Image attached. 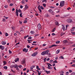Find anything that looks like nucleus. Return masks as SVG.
Instances as JSON below:
<instances>
[{"mask_svg": "<svg viewBox=\"0 0 75 75\" xmlns=\"http://www.w3.org/2000/svg\"><path fill=\"white\" fill-rule=\"evenodd\" d=\"M53 63H58V62L57 61V60H55L54 62Z\"/></svg>", "mask_w": 75, "mask_h": 75, "instance_id": "obj_38", "label": "nucleus"}, {"mask_svg": "<svg viewBox=\"0 0 75 75\" xmlns=\"http://www.w3.org/2000/svg\"><path fill=\"white\" fill-rule=\"evenodd\" d=\"M30 33L32 34H34V32L33 31H31Z\"/></svg>", "mask_w": 75, "mask_h": 75, "instance_id": "obj_41", "label": "nucleus"}, {"mask_svg": "<svg viewBox=\"0 0 75 75\" xmlns=\"http://www.w3.org/2000/svg\"><path fill=\"white\" fill-rule=\"evenodd\" d=\"M38 28L39 30H41L42 29V27H41V25L40 23H39L38 25Z\"/></svg>", "mask_w": 75, "mask_h": 75, "instance_id": "obj_3", "label": "nucleus"}, {"mask_svg": "<svg viewBox=\"0 0 75 75\" xmlns=\"http://www.w3.org/2000/svg\"><path fill=\"white\" fill-rule=\"evenodd\" d=\"M71 75H75V73L73 72L71 73Z\"/></svg>", "mask_w": 75, "mask_h": 75, "instance_id": "obj_47", "label": "nucleus"}, {"mask_svg": "<svg viewBox=\"0 0 75 75\" xmlns=\"http://www.w3.org/2000/svg\"><path fill=\"white\" fill-rule=\"evenodd\" d=\"M27 23V20H25L24 22L23 23Z\"/></svg>", "mask_w": 75, "mask_h": 75, "instance_id": "obj_36", "label": "nucleus"}, {"mask_svg": "<svg viewBox=\"0 0 75 75\" xmlns=\"http://www.w3.org/2000/svg\"><path fill=\"white\" fill-rule=\"evenodd\" d=\"M62 30H63L64 31H65V26H63L62 28Z\"/></svg>", "mask_w": 75, "mask_h": 75, "instance_id": "obj_18", "label": "nucleus"}, {"mask_svg": "<svg viewBox=\"0 0 75 75\" xmlns=\"http://www.w3.org/2000/svg\"><path fill=\"white\" fill-rule=\"evenodd\" d=\"M40 8H41V6H40V5H39L38 6V9H41Z\"/></svg>", "mask_w": 75, "mask_h": 75, "instance_id": "obj_32", "label": "nucleus"}, {"mask_svg": "<svg viewBox=\"0 0 75 75\" xmlns=\"http://www.w3.org/2000/svg\"><path fill=\"white\" fill-rule=\"evenodd\" d=\"M27 47L28 48H30V46L29 45H27Z\"/></svg>", "mask_w": 75, "mask_h": 75, "instance_id": "obj_61", "label": "nucleus"}, {"mask_svg": "<svg viewBox=\"0 0 75 75\" xmlns=\"http://www.w3.org/2000/svg\"><path fill=\"white\" fill-rule=\"evenodd\" d=\"M49 52V50H47L45 51H44L42 52L41 54V55H45V54H47V55H50V53H48Z\"/></svg>", "mask_w": 75, "mask_h": 75, "instance_id": "obj_1", "label": "nucleus"}, {"mask_svg": "<svg viewBox=\"0 0 75 75\" xmlns=\"http://www.w3.org/2000/svg\"><path fill=\"white\" fill-rule=\"evenodd\" d=\"M1 44H2V45H6V41H2Z\"/></svg>", "mask_w": 75, "mask_h": 75, "instance_id": "obj_6", "label": "nucleus"}, {"mask_svg": "<svg viewBox=\"0 0 75 75\" xmlns=\"http://www.w3.org/2000/svg\"><path fill=\"white\" fill-rule=\"evenodd\" d=\"M40 8H41L42 10H44V7H43L42 6L40 7Z\"/></svg>", "mask_w": 75, "mask_h": 75, "instance_id": "obj_44", "label": "nucleus"}, {"mask_svg": "<svg viewBox=\"0 0 75 75\" xmlns=\"http://www.w3.org/2000/svg\"><path fill=\"white\" fill-rule=\"evenodd\" d=\"M52 47H57V45H52Z\"/></svg>", "mask_w": 75, "mask_h": 75, "instance_id": "obj_27", "label": "nucleus"}, {"mask_svg": "<svg viewBox=\"0 0 75 75\" xmlns=\"http://www.w3.org/2000/svg\"><path fill=\"white\" fill-rule=\"evenodd\" d=\"M24 3H25V1H24V0L22 1L21 2V3L22 4H24Z\"/></svg>", "mask_w": 75, "mask_h": 75, "instance_id": "obj_26", "label": "nucleus"}, {"mask_svg": "<svg viewBox=\"0 0 75 75\" xmlns=\"http://www.w3.org/2000/svg\"><path fill=\"white\" fill-rule=\"evenodd\" d=\"M48 12H51V11H52V10L51 9H50L48 11Z\"/></svg>", "mask_w": 75, "mask_h": 75, "instance_id": "obj_43", "label": "nucleus"}, {"mask_svg": "<svg viewBox=\"0 0 75 75\" xmlns=\"http://www.w3.org/2000/svg\"><path fill=\"white\" fill-rule=\"evenodd\" d=\"M18 61H19V58H16L15 59V62H18Z\"/></svg>", "mask_w": 75, "mask_h": 75, "instance_id": "obj_11", "label": "nucleus"}, {"mask_svg": "<svg viewBox=\"0 0 75 75\" xmlns=\"http://www.w3.org/2000/svg\"><path fill=\"white\" fill-rule=\"evenodd\" d=\"M53 62V60H51L50 61V63H51L52 62Z\"/></svg>", "mask_w": 75, "mask_h": 75, "instance_id": "obj_55", "label": "nucleus"}, {"mask_svg": "<svg viewBox=\"0 0 75 75\" xmlns=\"http://www.w3.org/2000/svg\"><path fill=\"white\" fill-rule=\"evenodd\" d=\"M59 42H60V41H57L56 42V44H59Z\"/></svg>", "mask_w": 75, "mask_h": 75, "instance_id": "obj_29", "label": "nucleus"}, {"mask_svg": "<svg viewBox=\"0 0 75 75\" xmlns=\"http://www.w3.org/2000/svg\"><path fill=\"white\" fill-rule=\"evenodd\" d=\"M19 23H20V24H22V21H19Z\"/></svg>", "mask_w": 75, "mask_h": 75, "instance_id": "obj_62", "label": "nucleus"}, {"mask_svg": "<svg viewBox=\"0 0 75 75\" xmlns=\"http://www.w3.org/2000/svg\"><path fill=\"white\" fill-rule=\"evenodd\" d=\"M23 14L21 13H20V17H22L23 16H22V15Z\"/></svg>", "mask_w": 75, "mask_h": 75, "instance_id": "obj_34", "label": "nucleus"}, {"mask_svg": "<svg viewBox=\"0 0 75 75\" xmlns=\"http://www.w3.org/2000/svg\"><path fill=\"white\" fill-rule=\"evenodd\" d=\"M56 25H58L59 24L58 23V22H55Z\"/></svg>", "mask_w": 75, "mask_h": 75, "instance_id": "obj_33", "label": "nucleus"}, {"mask_svg": "<svg viewBox=\"0 0 75 75\" xmlns=\"http://www.w3.org/2000/svg\"><path fill=\"white\" fill-rule=\"evenodd\" d=\"M25 63V60H23V61H22L21 62V64H24Z\"/></svg>", "mask_w": 75, "mask_h": 75, "instance_id": "obj_17", "label": "nucleus"}, {"mask_svg": "<svg viewBox=\"0 0 75 75\" xmlns=\"http://www.w3.org/2000/svg\"><path fill=\"white\" fill-rule=\"evenodd\" d=\"M59 58H62V59H64V57L62 56H61L59 57Z\"/></svg>", "mask_w": 75, "mask_h": 75, "instance_id": "obj_51", "label": "nucleus"}, {"mask_svg": "<svg viewBox=\"0 0 75 75\" xmlns=\"http://www.w3.org/2000/svg\"><path fill=\"white\" fill-rule=\"evenodd\" d=\"M6 19L4 18H3V19L2 20V21H3L4 22H5L6 21Z\"/></svg>", "mask_w": 75, "mask_h": 75, "instance_id": "obj_48", "label": "nucleus"}, {"mask_svg": "<svg viewBox=\"0 0 75 75\" xmlns=\"http://www.w3.org/2000/svg\"><path fill=\"white\" fill-rule=\"evenodd\" d=\"M4 62V65H6V64H7V63H6V62L5 61H4L3 62Z\"/></svg>", "mask_w": 75, "mask_h": 75, "instance_id": "obj_22", "label": "nucleus"}, {"mask_svg": "<svg viewBox=\"0 0 75 75\" xmlns=\"http://www.w3.org/2000/svg\"><path fill=\"white\" fill-rule=\"evenodd\" d=\"M20 32H21V33H22V34H23V33L24 32V31H23V30H20Z\"/></svg>", "mask_w": 75, "mask_h": 75, "instance_id": "obj_39", "label": "nucleus"}, {"mask_svg": "<svg viewBox=\"0 0 75 75\" xmlns=\"http://www.w3.org/2000/svg\"><path fill=\"white\" fill-rule=\"evenodd\" d=\"M10 6H13V4H10Z\"/></svg>", "mask_w": 75, "mask_h": 75, "instance_id": "obj_63", "label": "nucleus"}, {"mask_svg": "<svg viewBox=\"0 0 75 75\" xmlns=\"http://www.w3.org/2000/svg\"><path fill=\"white\" fill-rule=\"evenodd\" d=\"M65 5V1H61L60 3L59 6L60 7H63Z\"/></svg>", "mask_w": 75, "mask_h": 75, "instance_id": "obj_2", "label": "nucleus"}, {"mask_svg": "<svg viewBox=\"0 0 75 75\" xmlns=\"http://www.w3.org/2000/svg\"><path fill=\"white\" fill-rule=\"evenodd\" d=\"M16 14L17 16H18V9H16Z\"/></svg>", "mask_w": 75, "mask_h": 75, "instance_id": "obj_4", "label": "nucleus"}, {"mask_svg": "<svg viewBox=\"0 0 75 75\" xmlns=\"http://www.w3.org/2000/svg\"><path fill=\"white\" fill-rule=\"evenodd\" d=\"M50 8H53L54 9V8H55V7L51 6L50 7Z\"/></svg>", "mask_w": 75, "mask_h": 75, "instance_id": "obj_40", "label": "nucleus"}, {"mask_svg": "<svg viewBox=\"0 0 75 75\" xmlns=\"http://www.w3.org/2000/svg\"><path fill=\"white\" fill-rule=\"evenodd\" d=\"M63 42L64 44H67L68 42V40H65L63 41Z\"/></svg>", "mask_w": 75, "mask_h": 75, "instance_id": "obj_8", "label": "nucleus"}, {"mask_svg": "<svg viewBox=\"0 0 75 75\" xmlns=\"http://www.w3.org/2000/svg\"><path fill=\"white\" fill-rule=\"evenodd\" d=\"M4 7H5V8H7L8 7V6H7V5H5L4 6Z\"/></svg>", "mask_w": 75, "mask_h": 75, "instance_id": "obj_54", "label": "nucleus"}, {"mask_svg": "<svg viewBox=\"0 0 75 75\" xmlns=\"http://www.w3.org/2000/svg\"><path fill=\"white\" fill-rule=\"evenodd\" d=\"M7 1L9 3H10V0H8Z\"/></svg>", "mask_w": 75, "mask_h": 75, "instance_id": "obj_60", "label": "nucleus"}, {"mask_svg": "<svg viewBox=\"0 0 75 75\" xmlns=\"http://www.w3.org/2000/svg\"><path fill=\"white\" fill-rule=\"evenodd\" d=\"M4 68L5 69H7V66H4Z\"/></svg>", "mask_w": 75, "mask_h": 75, "instance_id": "obj_25", "label": "nucleus"}, {"mask_svg": "<svg viewBox=\"0 0 75 75\" xmlns=\"http://www.w3.org/2000/svg\"><path fill=\"white\" fill-rule=\"evenodd\" d=\"M38 10H39V11H40V12H42V11H41V9H39Z\"/></svg>", "mask_w": 75, "mask_h": 75, "instance_id": "obj_56", "label": "nucleus"}, {"mask_svg": "<svg viewBox=\"0 0 75 75\" xmlns=\"http://www.w3.org/2000/svg\"><path fill=\"white\" fill-rule=\"evenodd\" d=\"M28 37H29V36L28 35H27V36H25V37H24V39H25L26 38Z\"/></svg>", "mask_w": 75, "mask_h": 75, "instance_id": "obj_31", "label": "nucleus"}, {"mask_svg": "<svg viewBox=\"0 0 75 75\" xmlns=\"http://www.w3.org/2000/svg\"><path fill=\"white\" fill-rule=\"evenodd\" d=\"M69 73H71L72 72V71L71 70H69Z\"/></svg>", "mask_w": 75, "mask_h": 75, "instance_id": "obj_35", "label": "nucleus"}, {"mask_svg": "<svg viewBox=\"0 0 75 75\" xmlns=\"http://www.w3.org/2000/svg\"><path fill=\"white\" fill-rule=\"evenodd\" d=\"M43 5L44 6V7H45L46 6V4H43Z\"/></svg>", "mask_w": 75, "mask_h": 75, "instance_id": "obj_46", "label": "nucleus"}, {"mask_svg": "<svg viewBox=\"0 0 75 75\" xmlns=\"http://www.w3.org/2000/svg\"><path fill=\"white\" fill-rule=\"evenodd\" d=\"M46 59H47V58H45L44 59V62H46Z\"/></svg>", "mask_w": 75, "mask_h": 75, "instance_id": "obj_37", "label": "nucleus"}, {"mask_svg": "<svg viewBox=\"0 0 75 75\" xmlns=\"http://www.w3.org/2000/svg\"><path fill=\"white\" fill-rule=\"evenodd\" d=\"M26 68H25L23 69V71H25V70H26Z\"/></svg>", "mask_w": 75, "mask_h": 75, "instance_id": "obj_57", "label": "nucleus"}, {"mask_svg": "<svg viewBox=\"0 0 75 75\" xmlns=\"http://www.w3.org/2000/svg\"><path fill=\"white\" fill-rule=\"evenodd\" d=\"M75 27H73L72 28V29H71V31H74V30H75Z\"/></svg>", "mask_w": 75, "mask_h": 75, "instance_id": "obj_13", "label": "nucleus"}, {"mask_svg": "<svg viewBox=\"0 0 75 75\" xmlns=\"http://www.w3.org/2000/svg\"><path fill=\"white\" fill-rule=\"evenodd\" d=\"M71 34H72L73 35H75V32H71Z\"/></svg>", "mask_w": 75, "mask_h": 75, "instance_id": "obj_50", "label": "nucleus"}, {"mask_svg": "<svg viewBox=\"0 0 75 75\" xmlns=\"http://www.w3.org/2000/svg\"><path fill=\"white\" fill-rule=\"evenodd\" d=\"M9 52L10 54H11V52H12L10 50H9Z\"/></svg>", "mask_w": 75, "mask_h": 75, "instance_id": "obj_58", "label": "nucleus"}, {"mask_svg": "<svg viewBox=\"0 0 75 75\" xmlns=\"http://www.w3.org/2000/svg\"><path fill=\"white\" fill-rule=\"evenodd\" d=\"M72 67H75V64H74L73 65H71Z\"/></svg>", "mask_w": 75, "mask_h": 75, "instance_id": "obj_64", "label": "nucleus"}, {"mask_svg": "<svg viewBox=\"0 0 75 75\" xmlns=\"http://www.w3.org/2000/svg\"><path fill=\"white\" fill-rule=\"evenodd\" d=\"M49 60H50V58H48L46 59V61H49Z\"/></svg>", "mask_w": 75, "mask_h": 75, "instance_id": "obj_59", "label": "nucleus"}, {"mask_svg": "<svg viewBox=\"0 0 75 75\" xmlns=\"http://www.w3.org/2000/svg\"><path fill=\"white\" fill-rule=\"evenodd\" d=\"M16 70H17V71H19V69L18 68V66H16Z\"/></svg>", "mask_w": 75, "mask_h": 75, "instance_id": "obj_21", "label": "nucleus"}, {"mask_svg": "<svg viewBox=\"0 0 75 75\" xmlns=\"http://www.w3.org/2000/svg\"><path fill=\"white\" fill-rule=\"evenodd\" d=\"M75 27H73L72 28V29H71V31H74V30H75Z\"/></svg>", "mask_w": 75, "mask_h": 75, "instance_id": "obj_12", "label": "nucleus"}, {"mask_svg": "<svg viewBox=\"0 0 75 75\" xmlns=\"http://www.w3.org/2000/svg\"><path fill=\"white\" fill-rule=\"evenodd\" d=\"M18 67H19V68H21V67H22V66L21 65H20L18 66Z\"/></svg>", "mask_w": 75, "mask_h": 75, "instance_id": "obj_53", "label": "nucleus"}, {"mask_svg": "<svg viewBox=\"0 0 75 75\" xmlns=\"http://www.w3.org/2000/svg\"><path fill=\"white\" fill-rule=\"evenodd\" d=\"M17 65H13V67H14V68H16V67H17Z\"/></svg>", "mask_w": 75, "mask_h": 75, "instance_id": "obj_20", "label": "nucleus"}, {"mask_svg": "<svg viewBox=\"0 0 75 75\" xmlns=\"http://www.w3.org/2000/svg\"><path fill=\"white\" fill-rule=\"evenodd\" d=\"M46 73H47V74H50V71H46Z\"/></svg>", "mask_w": 75, "mask_h": 75, "instance_id": "obj_24", "label": "nucleus"}, {"mask_svg": "<svg viewBox=\"0 0 75 75\" xmlns=\"http://www.w3.org/2000/svg\"><path fill=\"white\" fill-rule=\"evenodd\" d=\"M59 51H60V50H58L56 52V54H59Z\"/></svg>", "mask_w": 75, "mask_h": 75, "instance_id": "obj_15", "label": "nucleus"}, {"mask_svg": "<svg viewBox=\"0 0 75 75\" xmlns=\"http://www.w3.org/2000/svg\"><path fill=\"white\" fill-rule=\"evenodd\" d=\"M27 8H28V6L27 4L25 5V10H26L27 9Z\"/></svg>", "mask_w": 75, "mask_h": 75, "instance_id": "obj_9", "label": "nucleus"}, {"mask_svg": "<svg viewBox=\"0 0 75 75\" xmlns=\"http://www.w3.org/2000/svg\"><path fill=\"white\" fill-rule=\"evenodd\" d=\"M38 54V53L37 52H35L32 54V56H33V57H35L36 56V55H37Z\"/></svg>", "mask_w": 75, "mask_h": 75, "instance_id": "obj_5", "label": "nucleus"}, {"mask_svg": "<svg viewBox=\"0 0 75 75\" xmlns=\"http://www.w3.org/2000/svg\"><path fill=\"white\" fill-rule=\"evenodd\" d=\"M27 41H28V43H31V41H30V40H28Z\"/></svg>", "mask_w": 75, "mask_h": 75, "instance_id": "obj_42", "label": "nucleus"}, {"mask_svg": "<svg viewBox=\"0 0 75 75\" xmlns=\"http://www.w3.org/2000/svg\"><path fill=\"white\" fill-rule=\"evenodd\" d=\"M23 52H28V49L26 50V49L24 48L23 50Z\"/></svg>", "mask_w": 75, "mask_h": 75, "instance_id": "obj_10", "label": "nucleus"}, {"mask_svg": "<svg viewBox=\"0 0 75 75\" xmlns=\"http://www.w3.org/2000/svg\"><path fill=\"white\" fill-rule=\"evenodd\" d=\"M36 69H37V70H40V69H40L39 68V67L38 66H36Z\"/></svg>", "mask_w": 75, "mask_h": 75, "instance_id": "obj_14", "label": "nucleus"}, {"mask_svg": "<svg viewBox=\"0 0 75 75\" xmlns=\"http://www.w3.org/2000/svg\"><path fill=\"white\" fill-rule=\"evenodd\" d=\"M66 75H69V72H67L66 73Z\"/></svg>", "mask_w": 75, "mask_h": 75, "instance_id": "obj_49", "label": "nucleus"}, {"mask_svg": "<svg viewBox=\"0 0 75 75\" xmlns=\"http://www.w3.org/2000/svg\"><path fill=\"white\" fill-rule=\"evenodd\" d=\"M56 29V28H54L52 30V32H54V31H55Z\"/></svg>", "mask_w": 75, "mask_h": 75, "instance_id": "obj_16", "label": "nucleus"}, {"mask_svg": "<svg viewBox=\"0 0 75 75\" xmlns=\"http://www.w3.org/2000/svg\"><path fill=\"white\" fill-rule=\"evenodd\" d=\"M67 21L68 23H72V20L71 19L67 20Z\"/></svg>", "mask_w": 75, "mask_h": 75, "instance_id": "obj_7", "label": "nucleus"}, {"mask_svg": "<svg viewBox=\"0 0 75 75\" xmlns=\"http://www.w3.org/2000/svg\"><path fill=\"white\" fill-rule=\"evenodd\" d=\"M65 34V33H64L63 32H62L60 35L61 36H62L63 35H64V34Z\"/></svg>", "mask_w": 75, "mask_h": 75, "instance_id": "obj_19", "label": "nucleus"}, {"mask_svg": "<svg viewBox=\"0 0 75 75\" xmlns=\"http://www.w3.org/2000/svg\"><path fill=\"white\" fill-rule=\"evenodd\" d=\"M45 17H48L49 15H48V14L47 13L46 14H45Z\"/></svg>", "mask_w": 75, "mask_h": 75, "instance_id": "obj_23", "label": "nucleus"}, {"mask_svg": "<svg viewBox=\"0 0 75 75\" xmlns=\"http://www.w3.org/2000/svg\"><path fill=\"white\" fill-rule=\"evenodd\" d=\"M18 11L19 13H22V11H21V10H20V9H19L18 10Z\"/></svg>", "mask_w": 75, "mask_h": 75, "instance_id": "obj_45", "label": "nucleus"}, {"mask_svg": "<svg viewBox=\"0 0 75 75\" xmlns=\"http://www.w3.org/2000/svg\"><path fill=\"white\" fill-rule=\"evenodd\" d=\"M31 38H32L31 37L28 38V40H30V39H31Z\"/></svg>", "mask_w": 75, "mask_h": 75, "instance_id": "obj_52", "label": "nucleus"}, {"mask_svg": "<svg viewBox=\"0 0 75 75\" xmlns=\"http://www.w3.org/2000/svg\"><path fill=\"white\" fill-rule=\"evenodd\" d=\"M8 35V33H5V36L6 37H7Z\"/></svg>", "mask_w": 75, "mask_h": 75, "instance_id": "obj_30", "label": "nucleus"}, {"mask_svg": "<svg viewBox=\"0 0 75 75\" xmlns=\"http://www.w3.org/2000/svg\"><path fill=\"white\" fill-rule=\"evenodd\" d=\"M0 48H1V50H4V47H3V46H1V47H0Z\"/></svg>", "mask_w": 75, "mask_h": 75, "instance_id": "obj_28", "label": "nucleus"}]
</instances>
